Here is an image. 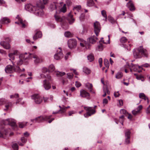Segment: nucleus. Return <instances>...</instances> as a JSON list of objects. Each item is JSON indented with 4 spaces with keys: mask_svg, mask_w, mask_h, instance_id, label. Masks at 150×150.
<instances>
[{
    "mask_svg": "<svg viewBox=\"0 0 150 150\" xmlns=\"http://www.w3.org/2000/svg\"><path fill=\"white\" fill-rule=\"evenodd\" d=\"M146 112V113L147 114L148 113H150V105L147 108V109Z\"/></svg>",
    "mask_w": 150,
    "mask_h": 150,
    "instance_id": "774afa93",
    "label": "nucleus"
},
{
    "mask_svg": "<svg viewBox=\"0 0 150 150\" xmlns=\"http://www.w3.org/2000/svg\"><path fill=\"white\" fill-rule=\"evenodd\" d=\"M21 140L23 143L25 144L27 141V139L24 137H22L21 138Z\"/></svg>",
    "mask_w": 150,
    "mask_h": 150,
    "instance_id": "13d9d810",
    "label": "nucleus"
},
{
    "mask_svg": "<svg viewBox=\"0 0 150 150\" xmlns=\"http://www.w3.org/2000/svg\"><path fill=\"white\" fill-rule=\"evenodd\" d=\"M101 13L102 16L105 18V20H106L107 16L106 11L104 10H103L101 11Z\"/></svg>",
    "mask_w": 150,
    "mask_h": 150,
    "instance_id": "4c0bfd02",
    "label": "nucleus"
},
{
    "mask_svg": "<svg viewBox=\"0 0 150 150\" xmlns=\"http://www.w3.org/2000/svg\"><path fill=\"white\" fill-rule=\"evenodd\" d=\"M123 76V74L121 72H118L116 74L115 77L117 79L121 78Z\"/></svg>",
    "mask_w": 150,
    "mask_h": 150,
    "instance_id": "79ce46f5",
    "label": "nucleus"
},
{
    "mask_svg": "<svg viewBox=\"0 0 150 150\" xmlns=\"http://www.w3.org/2000/svg\"><path fill=\"white\" fill-rule=\"evenodd\" d=\"M47 0H43L42 1H39L38 2L40 1L41 2V4H42L43 6L44 7L42 8V10L44 8L45 6L44 5L46 4L47 3ZM43 11V10H42Z\"/></svg>",
    "mask_w": 150,
    "mask_h": 150,
    "instance_id": "3c124183",
    "label": "nucleus"
},
{
    "mask_svg": "<svg viewBox=\"0 0 150 150\" xmlns=\"http://www.w3.org/2000/svg\"><path fill=\"white\" fill-rule=\"evenodd\" d=\"M94 32L97 36H98V34L100 31L101 27L100 23L98 21H96L94 23Z\"/></svg>",
    "mask_w": 150,
    "mask_h": 150,
    "instance_id": "0eeeda50",
    "label": "nucleus"
},
{
    "mask_svg": "<svg viewBox=\"0 0 150 150\" xmlns=\"http://www.w3.org/2000/svg\"><path fill=\"white\" fill-rule=\"evenodd\" d=\"M67 78L69 79H71L72 78L73 76V75L72 74L68 73L67 74Z\"/></svg>",
    "mask_w": 150,
    "mask_h": 150,
    "instance_id": "4d7b16f0",
    "label": "nucleus"
},
{
    "mask_svg": "<svg viewBox=\"0 0 150 150\" xmlns=\"http://www.w3.org/2000/svg\"><path fill=\"white\" fill-rule=\"evenodd\" d=\"M120 112L122 114H128L126 110L124 109H122L120 110Z\"/></svg>",
    "mask_w": 150,
    "mask_h": 150,
    "instance_id": "864d4df0",
    "label": "nucleus"
},
{
    "mask_svg": "<svg viewBox=\"0 0 150 150\" xmlns=\"http://www.w3.org/2000/svg\"><path fill=\"white\" fill-rule=\"evenodd\" d=\"M5 107L6 108L4 109L5 111H7L8 110V108L11 107L12 105V103L11 102H7V103H6Z\"/></svg>",
    "mask_w": 150,
    "mask_h": 150,
    "instance_id": "bb28decb",
    "label": "nucleus"
},
{
    "mask_svg": "<svg viewBox=\"0 0 150 150\" xmlns=\"http://www.w3.org/2000/svg\"><path fill=\"white\" fill-rule=\"evenodd\" d=\"M10 130L9 129H6L4 127L2 128L0 131V137L5 138Z\"/></svg>",
    "mask_w": 150,
    "mask_h": 150,
    "instance_id": "6e6552de",
    "label": "nucleus"
},
{
    "mask_svg": "<svg viewBox=\"0 0 150 150\" xmlns=\"http://www.w3.org/2000/svg\"><path fill=\"white\" fill-rule=\"evenodd\" d=\"M108 102V100L106 98H104L103 99V103L104 105L107 104Z\"/></svg>",
    "mask_w": 150,
    "mask_h": 150,
    "instance_id": "e2e57ef3",
    "label": "nucleus"
},
{
    "mask_svg": "<svg viewBox=\"0 0 150 150\" xmlns=\"http://www.w3.org/2000/svg\"><path fill=\"white\" fill-rule=\"evenodd\" d=\"M40 76L42 78H46V79L49 81L51 80V77L49 75H47V76H46L43 74H40Z\"/></svg>",
    "mask_w": 150,
    "mask_h": 150,
    "instance_id": "cd10ccee",
    "label": "nucleus"
},
{
    "mask_svg": "<svg viewBox=\"0 0 150 150\" xmlns=\"http://www.w3.org/2000/svg\"><path fill=\"white\" fill-rule=\"evenodd\" d=\"M55 69V67L53 65L51 64L50 65L48 69L49 72H52L54 71Z\"/></svg>",
    "mask_w": 150,
    "mask_h": 150,
    "instance_id": "7c9ffc66",
    "label": "nucleus"
},
{
    "mask_svg": "<svg viewBox=\"0 0 150 150\" xmlns=\"http://www.w3.org/2000/svg\"><path fill=\"white\" fill-rule=\"evenodd\" d=\"M85 16V14L84 13H82L81 14V15L79 17V19H80V21H82L84 20V19Z\"/></svg>",
    "mask_w": 150,
    "mask_h": 150,
    "instance_id": "5fc2aeb1",
    "label": "nucleus"
},
{
    "mask_svg": "<svg viewBox=\"0 0 150 150\" xmlns=\"http://www.w3.org/2000/svg\"><path fill=\"white\" fill-rule=\"evenodd\" d=\"M57 3L54 2L52 3L50 6V9L52 11L57 9Z\"/></svg>",
    "mask_w": 150,
    "mask_h": 150,
    "instance_id": "393cba45",
    "label": "nucleus"
},
{
    "mask_svg": "<svg viewBox=\"0 0 150 150\" xmlns=\"http://www.w3.org/2000/svg\"><path fill=\"white\" fill-rule=\"evenodd\" d=\"M127 5L131 11H133L135 9L134 6L132 1H130L127 3Z\"/></svg>",
    "mask_w": 150,
    "mask_h": 150,
    "instance_id": "aec40b11",
    "label": "nucleus"
},
{
    "mask_svg": "<svg viewBox=\"0 0 150 150\" xmlns=\"http://www.w3.org/2000/svg\"><path fill=\"white\" fill-rule=\"evenodd\" d=\"M97 39L95 36H93L88 38V41L90 43L94 44L96 42V40Z\"/></svg>",
    "mask_w": 150,
    "mask_h": 150,
    "instance_id": "5701e85b",
    "label": "nucleus"
},
{
    "mask_svg": "<svg viewBox=\"0 0 150 150\" xmlns=\"http://www.w3.org/2000/svg\"><path fill=\"white\" fill-rule=\"evenodd\" d=\"M23 59H20L17 62V64L18 65H20L22 64H23Z\"/></svg>",
    "mask_w": 150,
    "mask_h": 150,
    "instance_id": "680f3d73",
    "label": "nucleus"
},
{
    "mask_svg": "<svg viewBox=\"0 0 150 150\" xmlns=\"http://www.w3.org/2000/svg\"><path fill=\"white\" fill-rule=\"evenodd\" d=\"M42 36V34L41 31H38L35 33L33 37V39L35 40L38 38H41Z\"/></svg>",
    "mask_w": 150,
    "mask_h": 150,
    "instance_id": "f3484780",
    "label": "nucleus"
},
{
    "mask_svg": "<svg viewBox=\"0 0 150 150\" xmlns=\"http://www.w3.org/2000/svg\"><path fill=\"white\" fill-rule=\"evenodd\" d=\"M98 61H99V63L100 66V67H102V58H99V60H98Z\"/></svg>",
    "mask_w": 150,
    "mask_h": 150,
    "instance_id": "69168bd1",
    "label": "nucleus"
},
{
    "mask_svg": "<svg viewBox=\"0 0 150 150\" xmlns=\"http://www.w3.org/2000/svg\"><path fill=\"white\" fill-rule=\"evenodd\" d=\"M43 86L46 90H49L51 88L50 83L47 79H45L43 81Z\"/></svg>",
    "mask_w": 150,
    "mask_h": 150,
    "instance_id": "9d476101",
    "label": "nucleus"
},
{
    "mask_svg": "<svg viewBox=\"0 0 150 150\" xmlns=\"http://www.w3.org/2000/svg\"><path fill=\"white\" fill-rule=\"evenodd\" d=\"M103 91L104 93V94L103 95V97H105L106 95L107 94H109L110 92L108 90V88L107 87L103 88Z\"/></svg>",
    "mask_w": 150,
    "mask_h": 150,
    "instance_id": "a878e982",
    "label": "nucleus"
},
{
    "mask_svg": "<svg viewBox=\"0 0 150 150\" xmlns=\"http://www.w3.org/2000/svg\"><path fill=\"white\" fill-rule=\"evenodd\" d=\"M52 115H44L35 118L33 119H31V121L33 122H41L50 119Z\"/></svg>",
    "mask_w": 150,
    "mask_h": 150,
    "instance_id": "7ed1b4c3",
    "label": "nucleus"
},
{
    "mask_svg": "<svg viewBox=\"0 0 150 150\" xmlns=\"http://www.w3.org/2000/svg\"><path fill=\"white\" fill-rule=\"evenodd\" d=\"M27 122H19V127L21 128H23L25 127Z\"/></svg>",
    "mask_w": 150,
    "mask_h": 150,
    "instance_id": "58836bf2",
    "label": "nucleus"
},
{
    "mask_svg": "<svg viewBox=\"0 0 150 150\" xmlns=\"http://www.w3.org/2000/svg\"><path fill=\"white\" fill-rule=\"evenodd\" d=\"M41 2H38L36 6H33L30 4L25 5V10L30 12H33L35 15L38 16H41L44 14V12L42 10L44 6L41 4Z\"/></svg>",
    "mask_w": 150,
    "mask_h": 150,
    "instance_id": "f257e3e1",
    "label": "nucleus"
},
{
    "mask_svg": "<svg viewBox=\"0 0 150 150\" xmlns=\"http://www.w3.org/2000/svg\"><path fill=\"white\" fill-rule=\"evenodd\" d=\"M80 96L82 97H86L89 96V94L84 90H81L80 91Z\"/></svg>",
    "mask_w": 150,
    "mask_h": 150,
    "instance_id": "4be33fe9",
    "label": "nucleus"
},
{
    "mask_svg": "<svg viewBox=\"0 0 150 150\" xmlns=\"http://www.w3.org/2000/svg\"><path fill=\"white\" fill-rule=\"evenodd\" d=\"M48 71V69L46 68L43 67L42 69V72L44 73H45Z\"/></svg>",
    "mask_w": 150,
    "mask_h": 150,
    "instance_id": "0e129e2a",
    "label": "nucleus"
},
{
    "mask_svg": "<svg viewBox=\"0 0 150 150\" xmlns=\"http://www.w3.org/2000/svg\"><path fill=\"white\" fill-rule=\"evenodd\" d=\"M142 105H140L137 107V108L134 110L132 111V114L135 115H136L142 109Z\"/></svg>",
    "mask_w": 150,
    "mask_h": 150,
    "instance_id": "6ab92c4d",
    "label": "nucleus"
},
{
    "mask_svg": "<svg viewBox=\"0 0 150 150\" xmlns=\"http://www.w3.org/2000/svg\"><path fill=\"white\" fill-rule=\"evenodd\" d=\"M32 99L33 100L35 103L39 104H40L42 101V98L38 94H34L31 96Z\"/></svg>",
    "mask_w": 150,
    "mask_h": 150,
    "instance_id": "39448f33",
    "label": "nucleus"
},
{
    "mask_svg": "<svg viewBox=\"0 0 150 150\" xmlns=\"http://www.w3.org/2000/svg\"><path fill=\"white\" fill-rule=\"evenodd\" d=\"M64 35L66 37H70L72 36V35L71 33L69 31L65 32L64 33Z\"/></svg>",
    "mask_w": 150,
    "mask_h": 150,
    "instance_id": "8fccbe9b",
    "label": "nucleus"
},
{
    "mask_svg": "<svg viewBox=\"0 0 150 150\" xmlns=\"http://www.w3.org/2000/svg\"><path fill=\"white\" fill-rule=\"evenodd\" d=\"M94 4V2L93 0H89L88 1L87 4V5L88 6H91Z\"/></svg>",
    "mask_w": 150,
    "mask_h": 150,
    "instance_id": "e433bc0d",
    "label": "nucleus"
},
{
    "mask_svg": "<svg viewBox=\"0 0 150 150\" xmlns=\"http://www.w3.org/2000/svg\"><path fill=\"white\" fill-rule=\"evenodd\" d=\"M18 20L19 21V22H16L15 23L19 24L22 28H25L26 26L25 23L23 22V21L21 18H19Z\"/></svg>",
    "mask_w": 150,
    "mask_h": 150,
    "instance_id": "b1692460",
    "label": "nucleus"
},
{
    "mask_svg": "<svg viewBox=\"0 0 150 150\" xmlns=\"http://www.w3.org/2000/svg\"><path fill=\"white\" fill-rule=\"evenodd\" d=\"M120 121L121 122V124L123 125V122L124 121V116L123 115H122L120 117Z\"/></svg>",
    "mask_w": 150,
    "mask_h": 150,
    "instance_id": "603ef678",
    "label": "nucleus"
},
{
    "mask_svg": "<svg viewBox=\"0 0 150 150\" xmlns=\"http://www.w3.org/2000/svg\"><path fill=\"white\" fill-rule=\"evenodd\" d=\"M81 6L80 5L76 6L74 7L73 10L74 11H77L79 12L80 10Z\"/></svg>",
    "mask_w": 150,
    "mask_h": 150,
    "instance_id": "c9c22d12",
    "label": "nucleus"
},
{
    "mask_svg": "<svg viewBox=\"0 0 150 150\" xmlns=\"http://www.w3.org/2000/svg\"><path fill=\"white\" fill-rule=\"evenodd\" d=\"M5 71L6 73H11L14 71L13 66L8 65L5 68Z\"/></svg>",
    "mask_w": 150,
    "mask_h": 150,
    "instance_id": "ddd939ff",
    "label": "nucleus"
},
{
    "mask_svg": "<svg viewBox=\"0 0 150 150\" xmlns=\"http://www.w3.org/2000/svg\"><path fill=\"white\" fill-rule=\"evenodd\" d=\"M88 59L90 62H91L94 59V56L92 55H90L87 56Z\"/></svg>",
    "mask_w": 150,
    "mask_h": 150,
    "instance_id": "ea45409f",
    "label": "nucleus"
},
{
    "mask_svg": "<svg viewBox=\"0 0 150 150\" xmlns=\"http://www.w3.org/2000/svg\"><path fill=\"white\" fill-rule=\"evenodd\" d=\"M12 147L14 150H18V146L16 143L13 144L12 146Z\"/></svg>",
    "mask_w": 150,
    "mask_h": 150,
    "instance_id": "09e8293b",
    "label": "nucleus"
},
{
    "mask_svg": "<svg viewBox=\"0 0 150 150\" xmlns=\"http://www.w3.org/2000/svg\"><path fill=\"white\" fill-rule=\"evenodd\" d=\"M108 18L109 21L110 23L112 24L115 23V21L112 17H108Z\"/></svg>",
    "mask_w": 150,
    "mask_h": 150,
    "instance_id": "6e6d98bb",
    "label": "nucleus"
},
{
    "mask_svg": "<svg viewBox=\"0 0 150 150\" xmlns=\"http://www.w3.org/2000/svg\"><path fill=\"white\" fill-rule=\"evenodd\" d=\"M76 45V41L75 39H70L68 41V46L70 49H72L75 48Z\"/></svg>",
    "mask_w": 150,
    "mask_h": 150,
    "instance_id": "423d86ee",
    "label": "nucleus"
},
{
    "mask_svg": "<svg viewBox=\"0 0 150 150\" xmlns=\"http://www.w3.org/2000/svg\"><path fill=\"white\" fill-rule=\"evenodd\" d=\"M12 63L13 65L14 71L20 72L22 71L20 69V68L18 67L17 66H14V64L13 62H12Z\"/></svg>",
    "mask_w": 150,
    "mask_h": 150,
    "instance_id": "f704fd0d",
    "label": "nucleus"
},
{
    "mask_svg": "<svg viewBox=\"0 0 150 150\" xmlns=\"http://www.w3.org/2000/svg\"><path fill=\"white\" fill-rule=\"evenodd\" d=\"M84 108L87 112L86 114H84V116L85 117L91 116L95 112V110L92 109L91 107H84Z\"/></svg>",
    "mask_w": 150,
    "mask_h": 150,
    "instance_id": "20e7f679",
    "label": "nucleus"
},
{
    "mask_svg": "<svg viewBox=\"0 0 150 150\" xmlns=\"http://www.w3.org/2000/svg\"><path fill=\"white\" fill-rule=\"evenodd\" d=\"M19 96L18 94V93L15 94L14 95H12L10 96V98H17Z\"/></svg>",
    "mask_w": 150,
    "mask_h": 150,
    "instance_id": "052dcab7",
    "label": "nucleus"
},
{
    "mask_svg": "<svg viewBox=\"0 0 150 150\" xmlns=\"http://www.w3.org/2000/svg\"><path fill=\"white\" fill-rule=\"evenodd\" d=\"M104 64L105 66L108 68L109 67V63L108 60L106 59H104Z\"/></svg>",
    "mask_w": 150,
    "mask_h": 150,
    "instance_id": "c03bdc74",
    "label": "nucleus"
},
{
    "mask_svg": "<svg viewBox=\"0 0 150 150\" xmlns=\"http://www.w3.org/2000/svg\"><path fill=\"white\" fill-rule=\"evenodd\" d=\"M10 22V20L7 17L1 18L0 21V23L1 24H8Z\"/></svg>",
    "mask_w": 150,
    "mask_h": 150,
    "instance_id": "dca6fc26",
    "label": "nucleus"
},
{
    "mask_svg": "<svg viewBox=\"0 0 150 150\" xmlns=\"http://www.w3.org/2000/svg\"><path fill=\"white\" fill-rule=\"evenodd\" d=\"M59 49L60 50V51L55 54L54 56V59L57 60L60 59L63 57V54L62 52L61 48H59Z\"/></svg>",
    "mask_w": 150,
    "mask_h": 150,
    "instance_id": "f8f14e48",
    "label": "nucleus"
},
{
    "mask_svg": "<svg viewBox=\"0 0 150 150\" xmlns=\"http://www.w3.org/2000/svg\"><path fill=\"white\" fill-rule=\"evenodd\" d=\"M18 51L17 50H14L13 53H9L8 56L10 57V60H13L15 57L14 55H16L18 54Z\"/></svg>",
    "mask_w": 150,
    "mask_h": 150,
    "instance_id": "2eb2a0df",
    "label": "nucleus"
},
{
    "mask_svg": "<svg viewBox=\"0 0 150 150\" xmlns=\"http://www.w3.org/2000/svg\"><path fill=\"white\" fill-rule=\"evenodd\" d=\"M54 16L55 20L57 21L61 22L62 21V18L59 16L57 15V14H55Z\"/></svg>",
    "mask_w": 150,
    "mask_h": 150,
    "instance_id": "2f4dec72",
    "label": "nucleus"
},
{
    "mask_svg": "<svg viewBox=\"0 0 150 150\" xmlns=\"http://www.w3.org/2000/svg\"><path fill=\"white\" fill-rule=\"evenodd\" d=\"M30 57H31V58H33L35 59L34 61L35 64H38L42 62L41 59L35 54H31Z\"/></svg>",
    "mask_w": 150,
    "mask_h": 150,
    "instance_id": "9b49d317",
    "label": "nucleus"
},
{
    "mask_svg": "<svg viewBox=\"0 0 150 150\" xmlns=\"http://www.w3.org/2000/svg\"><path fill=\"white\" fill-rule=\"evenodd\" d=\"M86 86L88 88L90 92H92L93 85L92 84L87 83L86 84Z\"/></svg>",
    "mask_w": 150,
    "mask_h": 150,
    "instance_id": "c85d7f7f",
    "label": "nucleus"
},
{
    "mask_svg": "<svg viewBox=\"0 0 150 150\" xmlns=\"http://www.w3.org/2000/svg\"><path fill=\"white\" fill-rule=\"evenodd\" d=\"M65 74V73L64 72H60L57 71L56 75L57 76H62Z\"/></svg>",
    "mask_w": 150,
    "mask_h": 150,
    "instance_id": "49530a36",
    "label": "nucleus"
},
{
    "mask_svg": "<svg viewBox=\"0 0 150 150\" xmlns=\"http://www.w3.org/2000/svg\"><path fill=\"white\" fill-rule=\"evenodd\" d=\"M139 97L140 98H141L144 99V100H146V97L145 95L143 93H141L139 94Z\"/></svg>",
    "mask_w": 150,
    "mask_h": 150,
    "instance_id": "a19ab883",
    "label": "nucleus"
},
{
    "mask_svg": "<svg viewBox=\"0 0 150 150\" xmlns=\"http://www.w3.org/2000/svg\"><path fill=\"white\" fill-rule=\"evenodd\" d=\"M114 96L116 98L120 96V94L118 91L115 92L114 93Z\"/></svg>",
    "mask_w": 150,
    "mask_h": 150,
    "instance_id": "338daca9",
    "label": "nucleus"
},
{
    "mask_svg": "<svg viewBox=\"0 0 150 150\" xmlns=\"http://www.w3.org/2000/svg\"><path fill=\"white\" fill-rule=\"evenodd\" d=\"M6 125H8L12 127H15L16 125V123L12 122L10 119H8L6 120L5 122Z\"/></svg>",
    "mask_w": 150,
    "mask_h": 150,
    "instance_id": "a211bd4d",
    "label": "nucleus"
},
{
    "mask_svg": "<svg viewBox=\"0 0 150 150\" xmlns=\"http://www.w3.org/2000/svg\"><path fill=\"white\" fill-rule=\"evenodd\" d=\"M83 72L86 74H88L91 72L90 70L87 67H84L83 68Z\"/></svg>",
    "mask_w": 150,
    "mask_h": 150,
    "instance_id": "473e14b6",
    "label": "nucleus"
},
{
    "mask_svg": "<svg viewBox=\"0 0 150 150\" xmlns=\"http://www.w3.org/2000/svg\"><path fill=\"white\" fill-rule=\"evenodd\" d=\"M125 134L126 138H130L131 132L128 129L126 130L125 131Z\"/></svg>",
    "mask_w": 150,
    "mask_h": 150,
    "instance_id": "c756f323",
    "label": "nucleus"
},
{
    "mask_svg": "<svg viewBox=\"0 0 150 150\" xmlns=\"http://www.w3.org/2000/svg\"><path fill=\"white\" fill-rule=\"evenodd\" d=\"M73 15L70 13L68 15L67 19L70 24L72 23L74 21L75 19L73 18Z\"/></svg>",
    "mask_w": 150,
    "mask_h": 150,
    "instance_id": "412c9836",
    "label": "nucleus"
},
{
    "mask_svg": "<svg viewBox=\"0 0 150 150\" xmlns=\"http://www.w3.org/2000/svg\"><path fill=\"white\" fill-rule=\"evenodd\" d=\"M67 108V107H62V108H61V109L59 110V111H61V113H63L66 111Z\"/></svg>",
    "mask_w": 150,
    "mask_h": 150,
    "instance_id": "bf43d9fd",
    "label": "nucleus"
},
{
    "mask_svg": "<svg viewBox=\"0 0 150 150\" xmlns=\"http://www.w3.org/2000/svg\"><path fill=\"white\" fill-rule=\"evenodd\" d=\"M127 39L125 37H122L120 39V41L122 43H124L127 42Z\"/></svg>",
    "mask_w": 150,
    "mask_h": 150,
    "instance_id": "a18cd8bd",
    "label": "nucleus"
},
{
    "mask_svg": "<svg viewBox=\"0 0 150 150\" xmlns=\"http://www.w3.org/2000/svg\"><path fill=\"white\" fill-rule=\"evenodd\" d=\"M97 49L99 51H102L103 49V45L101 44H100L98 46Z\"/></svg>",
    "mask_w": 150,
    "mask_h": 150,
    "instance_id": "37998d69",
    "label": "nucleus"
},
{
    "mask_svg": "<svg viewBox=\"0 0 150 150\" xmlns=\"http://www.w3.org/2000/svg\"><path fill=\"white\" fill-rule=\"evenodd\" d=\"M60 12L64 13H65L67 11V8L66 7V4H64L63 6L60 10Z\"/></svg>",
    "mask_w": 150,
    "mask_h": 150,
    "instance_id": "72a5a7b5",
    "label": "nucleus"
},
{
    "mask_svg": "<svg viewBox=\"0 0 150 150\" xmlns=\"http://www.w3.org/2000/svg\"><path fill=\"white\" fill-rule=\"evenodd\" d=\"M27 54V53H25L24 54H21L19 55V58L22 59L23 60H28L31 58V57H30V54Z\"/></svg>",
    "mask_w": 150,
    "mask_h": 150,
    "instance_id": "1a4fd4ad",
    "label": "nucleus"
},
{
    "mask_svg": "<svg viewBox=\"0 0 150 150\" xmlns=\"http://www.w3.org/2000/svg\"><path fill=\"white\" fill-rule=\"evenodd\" d=\"M134 57L136 58H140L143 56L147 57L146 50L144 49L142 46H140L133 52Z\"/></svg>",
    "mask_w": 150,
    "mask_h": 150,
    "instance_id": "f03ea898",
    "label": "nucleus"
},
{
    "mask_svg": "<svg viewBox=\"0 0 150 150\" xmlns=\"http://www.w3.org/2000/svg\"><path fill=\"white\" fill-rule=\"evenodd\" d=\"M1 45L3 46L4 48L6 49H9L10 48V45L5 41H2L0 42Z\"/></svg>",
    "mask_w": 150,
    "mask_h": 150,
    "instance_id": "4468645a",
    "label": "nucleus"
},
{
    "mask_svg": "<svg viewBox=\"0 0 150 150\" xmlns=\"http://www.w3.org/2000/svg\"><path fill=\"white\" fill-rule=\"evenodd\" d=\"M7 102L6 100L4 98L0 99V105H1L4 104H5Z\"/></svg>",
    "mask_w": 150,
    "mask_h": 150,
    "instance_id": "de8ad7c7",
    "label": "nucleus"
}]
</instances>
